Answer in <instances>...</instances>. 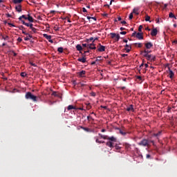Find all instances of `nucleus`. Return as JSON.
<instances>
[{"label": "nucleus", "instance_id": "f257e3e1", "mask_svg": "<svg viewBox=\"0 0 177 177\" xmlns=\"http://www.w3.org/2000/svg\"><path fill=\"white\" fill-rule=\"evenodd\" d=\"M101 138L102 139H106L109 140L106 142V145L108 146V147H110L111 149H113L114 147V143L115 142H117V138H115L114 136L109 137L107 136L99 134V136L95 137V142L96 143H104V141L100 140L99 138Z\"/></svg>", "mask_w": 177, "mask_h": 177}, {"label": "nucleus", "instance_id": "f03ea898", "mask_svg": "<svg viewBox=\"0 0 177 177\" xmlns=\"http://www.w3.org/2000/svg\"><path fill=\"white\" fill-rule=\"evenodd\" d=\"M26 99L32 100V102H37V96L32 95L31 92H28L25 95Z\"/></svg>", "mask_w": 177, "mask_h": 177}, {"label": "nucleus", "instance_id": "7ed1b4c3", "mask_svg": "<svg viewBox=\"0 0 177 177\" xmlns=\"http://www.w3.org/2000/svg\"><path fill=\"white\" fill-rule=\"evenodd\" d=\"M132 37H136L138 39H143V33L134 32L132 35Z\"/></svg>", "mask_w": 177, "mask_h": 177}, {"label": "nucleus", "instance_id": "20e7f679", "mask_svg": "<svg viewBox=\"0 0 177 177\" xmlns=\"http://www.w3.org/2000/svg\"><path fill=\"white\" fill-rule=\"evenodd\" d=\"M138 145L139 146H144L145 147H146V146L149 147V141L145 139L138 142Z\"/></svg>", "mask_w": 177, "mask_h": 177}, {"label": "nucleus", "instance_id": "39448f33", "mask_svg": "<svg viewBox=\"0 0 177 177\" xmlns=\"http://www.w3.org/2000/svg\"><path fill=\"white\" fill-rule=\"evenodd\" d=\"M43 37L46 39H48V41H49L50 42V44H53V40H51L52 39V36L50 35H48L46 34H44L43 35Z\"/></svg>", "mask_w": 177, "mask_h": 177}, {"label": "nucleus", "instance_id": "423d86ee", "mask_svg": "<svg viewBox=\"0 0 177 177\" xmlns=\"http://www.w3.org/2000/svg\"><path fill=\"white\" fill-rule=\"evenodd\" d=\"M147 59L150 60V62H154L156 60V56L149 54L147 55Z\"/></svg>", "mask_w": 177, "mask_h": 177}, {"label": "nucleus", "instance_id": "0eeeda50", "mask_svg": "<svg viewBox=\"0 0 177 177\" xmlns=\"http://www.w3.org/2000/svg\"><path fill=\"white\" fill-rule=\"evenodd\" d=\"M158 32V31L157 30V28H153L151 32V35H152V37H156Z\"/></svg>", "mask_w": 177, "mask_h": 177}, {"label": "nucleus", "instance_id": "6e6552de", "mask_svg": "<svg viewBox=\"0 0 177 177\" xmlns=\"http://www.w3.org/2000/svg\"><path fill=\"white\" fill-rule=\"evenodd\" d=\"M131 49H132V47L128 44L125 46L124 50H126L127 53H129L131 52Z\"/></svg>", "mask_w": 177, "mask_h": 177}, {"label": "nucleus", "instance_id": "1a4fd4ad", "mask_svg": "<svg viewBox=\"0 0 177 177\" xmlns=\"http://www.w3.org/2000/svg\"><path fill=\"white\" fill-rule=\"evenodd\" d=\"M88 49H96V46H95V44H88Z\"/></svg>", "mask_w": 177, "mask_h": 177}, {"label": "nucleus", "instance_id": "9d476101", "mask_svg": "<svg viewBox=\"0 0 177 177\" xmlns=\"http://www.w3.org/2000/svg\"><path fill=\"white\" fill-rule=\"evenodd\" d=\"M127 111H132V112L135 111V110L133 109V105H130L129 107H127Z\"/></svg>", "mask_w": 177, "mask_h": 177}, {"label": "nucleus", "instance_id": "9b49d317", "mask_svg": "<svg viewBox=\"0 0 177 177\" xmlns=\"http://www.w3.org/2000/svg\"><path fill=\"white\" fill-rule=\"evenodd\" d=\"M27 20H28V21H30V23L34 22V19L30 15H28Z\"/></svg>", "mask_w": 177, "mask_h": 177}, {"label": "nucleus", "instance_id": "f8f14e48", "mask_svg": "<svg viewBox=\"0 0 177 177\" xmlns=\"http://www.w3.org/2000/svg\"><path fill=\"white\" fill-rule=\"evenodd\" d=\"M78 62H81L82 63H86V58L82 57V58H78Z\"/></svg>", "mask_w": 177, "mask_h": 177}, {"label": "nucleus", "instance_id": "ddd939ff", "mask_svg": "<svg viewBox=\"0 0 177 177\" xmlns=\"http://www.w3.org/2000/svg\"><path fill=\"white\" fill-rule=\"evenodd\" d=\"M106 48L104 46H100V48H98L99 52H104Z\"/></svg>", "mask_w": 177, "mask_h": 177}, {"label": "nucleus", "instance_id": "4468645a", "mask_svg": "<svg viewBox=\"0 0 177 177\" xmlns=\"http://www.w3.org/2000/svg\"><path fill=\"white\" fill-rule=\"evenodd\" d=\"M145 46H146L147 49H150L151 48V46H153V44H151L150 42H149L145 44Z\"/></svg>", "mask_w": 177, "mask_h": 177}, {"label": "nucleus", "instance_id": "2eb2a0df", "mask_svg": "<svg viewBox=\"0 0 177 177\" xmlns=\"http://www.w3.org/2000/svg\"><path fill=\"white\" fill-rule=\"evenodd\" d=\"M133 13L135 15H139V8H136L133 10Z\"/></svg>", "mask_w": 177, "mask_h": 177}, {"label": "nucleus", "instance_id": "dca6fc26", "mask_svg": "<svg viewBox=\"0 0 177 177\" xmlns=\"http://www.w3.org/2000/svg\"><path fill=\"white\" fill-rule=\"evenodd\" d=\"M68 110L70 111V110H77V109L75 108V106H73V105H69L68 106Z\"/></svg>", "mask_w": 177, "mask_h": 177}, {"label": "nucleus", "instance_id": "f3484780", "mask_svg": "<svg viewBox=\"0 0 177 177\" xmlns=\"http://www.w3.org/2000/svg\"><path fill=\"white\" fill-rule=\"evenodd\" d=\"M85 73H86L85 71H82L81 72H79L78 74H79L80 77H84Z\"/></svg>", "mask_w": 177, "mask_h": 177}, {"label": "nucleus", "instance_id": "a211bd4d", "mask_svg": "<svg viewBox=\"0 0 177 177\" xmlns=\"http://www.w3.org/2000/svg\"><path fill=\"white\" fill-rule=\"evenodd\" d=\"M31 38H32V36H31L30 35H28V36H26V37L24 38V40H25V41H29V39H31Z\"/></svg>", "mask_w": 177, "mask_h": 177}, {"label": "nucleus", "instance_id": "6ab92c4d", "mask_svg": "<svg viewBox=\"0 0 177 177\" xmlns=\"http://www.w3.org/2000/svg\"><path fill=\"white\" fill-rule=\"evenodd\" d=\"M141 54L142 55V56H144L145 57H147V55H149V53L147 52H146V50L145 51H142L141 53Z\"/></svg>", "mask_w": 177, "mask_h": 177}, {"label": "nucleus", "instance_id": "aec40b11", "mask_svg": "<svg viewBox=\"0 0 177 177\" xmlns=\"http://www.w3.org/2000/svg\"><path fill=\"white\" fill-rule=\"evenodd\" d=\"M16 10L19 12H21V6H18L15 8Z\"/></svg>", "mask_w": 177, "mask_h": 177}, {"label": "nucleus", "instance_id": "412c9836", "mask_svg": "<svg viewBox=\"0 0 177 177\" xmlns=\"http://www.w3.org/2000/svg\"><path fill=\"white\" fill-rule=\"evenodd\" d=\"M169 78H174V72L172 71H169Z\"/></svg>", "mask_w": 177, "mask_h": 177}, {"label": "nucleus", "instance_id": "4be33fe9", "mask_svg": "<svg viewBox=\"0 0 177 177\" xmlns=\"http://www.w3.org/2000/svg\"><path fill=\"white\" fill-rule=\"evenodd\" d=\"M86 110H91L92 109V106H91L90 103L86 104Z\"/></svg>", "mask_w": 177, "mask_h": 177}, {"label": "nucleus", "instance_id": "5701e85b", "mask_svg": "<svg viewBox=\"0 0 177 177\" xmlns=\"http://www.w3.org/2000/svg\"><path fill=\"white\" fill-rule=\"evenodd\" d=\"M81 128H82V129H83L86 132H91V130L89 129V128L82 127Z\"/></svg>", "mask_w": 177, "mask_h": 177}, {"label": "nucleus", "instance_id": "b1692460", "mask_svg": "<svg viewBox=\"0 0 177 177\" xmlns=\"http://www.w3.org/2000/svg\"><path fill=\"white\" fill-rule=\"evenodd\" d=\"M76 49H77V50H81L82 49V46H81V45H80V44H77V45L76 46Z\"/></svg>", "mask_w": 177, "mask_h": 177}, {"label": "nucleus", "instance_id": "393cba45", "mask_svg": "<svg viewBox=\"0 0 177 177\" xmlns=\"http://www.w3.org/2000/svg\"><path fill=\"white\" fill-rule=\"evenodd\" d=\"M22 19H25V20H27L28 17H26V15H22L19 18V20H21Z\"/></svg>", "mask_w": 177, "mask_h": 177}, {"label": "nucleus", "instance_id": "a878e982", "mask_svg": "<svg viewBox=\"0 0 177 177\" xmlns=\"http://www.w3.org/2000/svg\"><path fill=\"white\" fill-rule=\"evenodd\" d=\"M145 21H150V16L146 15V16H145Z\"/></svg>", "mask_w": 177, "mask_h": 177}, {"label": "nucleus", "instance_id": "bb28decb", "mask_svg": "<svg viewBox=\"0 0 177 177\" xmlns=\"http://www.w3.org/2000/svg\"><path fill=\"white\" fill-rule=\"evenodd\" d=\"M169 17H170L171 19H172V18L175 17V15H174V13L170 12V13L169 14Z\"/></svg>", "mask_w": 177, "mask_h": 177}, {"label": "nucleus", "instance_id": "cd10ccee", "mask_svg": "<svg viewBox=\"0 0 177 177\" xmlns=\"http://www.w3.org/2000/svg\"><path fill=\"white\" fill-rule=\"evenodd\" d=\"M129 19L130 20H132V19H133V12H131V13L129 15Z\"/></svg>", "mask_w": 177, "mask_h": 177}, {"label": "nucleus", "instance_id": "c85d7f7f", "mask_svg": "<svg viewBox=\"0 0 177 177\" xmlns=\"http://www.w3.org/2000/svg\"><path fill=\"white\" fill-rule=\"evenodd\" d=\"M58 52H59V53H63V48L62 47L58 48Z\"/></svg>", "mask_w": 177, "mask_h": 177}, {"label": "nucleus", "instance_id": "c756f323", "mask_svg": "<svg viewBox=\"0 0 177 177\" xmlns=\"http://www.w3.org/2000/svg\"><path fill=\"white\" fill-rule=\"evenodd\" d=\"M23 0H14L15 3H20Z\"/></svg>", "mask_w": 177, "mask_h": 177}, {"label": "nucleus", "instance_id": "7c9ffc66", "mask_svg": "<svg viewBox=\"0 0 177 177\" xmlns=\"http://www.w3.org/2000/svg\"><path fill=\"white\" fill-rule=\"evenodd\" d=\"M26 76H27V73H26L22 72L21 73V77H26Z\"/></svg>", "mask_w": 177, "mask_h": 177}, {"label": "nucleus", "instance_id": "2f4dec72", "mask_svg": "<svg viewBox=\"0 0 177 177\" xmlns=\"http://www.w3.org/2000/svg\"><path fill=\"white\" fill-rule=\"evenodd\" d=\"M88 44H82V46H83L84 48H88Z\"/></svg>", "mask_w": 177, "mask_h": 177}, {"label": "nucleus", "instance_id": "473e14b6", "mask_svg": "<svg viewBox=\"0 0 177 177\" xmlns=\"http://www.w3.org/2000/svg\"><path fill=\"white\" fill-rule=\"evenodd\" d=\"M87 19L88 20H91V19H92L93 20H95V21H96V18H95V17H87Z\"/></svg>", "mask_w": 177, "mask_h": 177}, {"label": "nucleus", "instance_id": "72a5a7b5", "mask_svg": "<svg viewBox=\"0 0 177 177\" xmlns=\"http://www.w3.org/2000/svg\"><path fill=\"white\" fill-rule=\"evenodd\" d=\"M161 131H159L158 133H153V136H160Z\"/></svg>", "mask_w": 177, "mask_h": 177}, {"label": "nucleus", "instance_id": "f704fd0d", "mask_svg": "<svg viewBox=\"0 0 177 177\" xmlns=\"http://www.w3.org/2000/svg\"><path fill=\"white\" fill-rule=\"evenodd\" d=\"M120 133H121V135L125 136L127 133L122 131V130H120Z\"/></svg>", "mask_w": 177, "mask_h": 177}, {"label": "nucleus", "instance_id": "c9c22d12", "mask_svg": "<svg viewBox=\"0 0 177 177\" xmlns=\"http://www.w3.org/2000/svg\"><path fill=\"white\" fill-rule=\"evenodd\" d=\"M142 28H143V26H140L139 28H138V31H139L140 32H142Z\"/></svg>", "mask_w": 177, "mask_h": 177}, {"label": "nucleus", "instance_id": "e433bc0d", "mask_svg": "<svg viewBox=\"0 0 177 177\" xmlns=\"http://www.w3.org/2000/svg\"><path fill=\"white\" fill-rule=\"evenodd\" d=\"M31 30L33 32H37V29L35 28H33Z\"/></svg>", "mask_w": 177, "mask_h": 177}, {"label": "nucleus", "instance_id": "4c0bfd02", "mask_svg": "<svg viewBox=\"0 0 177 177\" xmlns=\"http://www.w3.org/2000/svg\"><path fill=\"white\" fill-rule=\"evenodd\" d=\"M120 34H121L122 35H125V34H127V32L122 31V32H120Z\"/></svg>", "mask_w": 177, "mask_h": 177}, {"label": "nucleus", "instance_id": "58836bf2", "mask_svg": "<svg viewBox=\"0 0 177 177\" xmlns=\"http://www.w3.org/2000/svg\"><path fill=\"white\" fill-rule=\"evenodd\" d=\"M116 150H120L121 147H120L118 145H116L115 147Z\"/></svg>", "mask_w": 177, "mask_h": 177}, {"label": "nucleus", "instance_id": "ea45409f", "mask_svg": "<svg viewBox=\"0 0 177 177\" xmlns=\"http://www.w3.org/2000/svg\"><path fill=\"white\" fill-rule=\"evenodd\" d=\"M17 41H18V42H21V41H23V39H21V37H19V38L17 39Z\"/></svg>", "mask_w": 177, "mask_h": 177}, {"label": "nucleus", "instance_id": "a19ab883", "mask_svg": "<svg viewBox=\"0 0 177 177\" xmlns=\"http://www.w3.org/2000/svg\"><path fill=\"white\" fill-rule=\"evenodd\" d=\"M82 12H83L84 13H86V9L85 8H82Z\"/></svg>", "mask_w": 177, "mask_h": 177}, {"label": "nucleus", "instance_id": "79ce46f5", "mask_svg": "<svg viewBox=\"0 0 177 177\" xmlns=\"http://www.w3.org/2000/svg\"><path fill=\"white\" fill-rule=\"evenodd\" d=\"M29 27H30V30H32L34 27L32 26V24H30V25H29Z\"/></svg>", "mask_w": 177, "mask_h": 177}, {"label": "nucleus", "instance_id": "37998d69", "mask_svg": "<svg viewBox=\"0 0 177 177\" xmlns=\"http://www.w3.org/2000/svg\"><path fill=\"white\" fill-rule=\"evenodd\" d=\"M30 24H31L26 23V24H25V26H26V27H30Z\"/></svg>", "mask_w": 177, "mask_h": 177}, {"label": "nucleus", "instance_id": "c03bdc74", "mask_svg": "<svg viewBox=\"0 0 177 177\" xmlns=\"http://www.w3.org/2000/svg\"><path fill=\"white\" fill-rule=\"evenodd\" d=\"M100 59H102V57H97L96 59V61H99V60H100Z\"/></svg>", "mask_w": 177, "mask_h": 177}, {"label": "nucleus", "instance_id": "a18cd8bd", "mask_svg": "<svg viewBox=\"0 0 177 177\" xmlns=\"http://www.w3.org/2000/svg\"><path fill=\"white\" fill-rule=\"evenodd\" d=\"M121 24H127V21H121Z\"/></svg>", "mask_w": 177, "mask_h": 177}, {"label": "nucleus", "instance_id": "49530a36", "mask_svg": "<svg viewBox=\"0 0 177 177\" xmlns=\"http://www.w3.org/2000/svg\"><path fill=\"white\" fill-rule=\"evenodd\" d=\"M118 21H121V20H122L121 17H118Z\"/></svg>", "mask_w": 177, "mask_h": 177}, {"label": "nucleus", "instance_id": "de8ad7c7", "mask_svg": "<svg viewBox=\"0 0 177 177\" xmlns=\"http://www.w3.org/2000/svg\"><path fill=\"white\" fill-rule=\"evenodd\" d=\"M22 33L24 34L25 35H28V33L26 32L25 31H23Z\"/></svg>", "mask_w": 177, "mask_h": 177}, {"label": "nucleus", "instance_id": "09e8293b", "mask_svg": "<svg viewBox=\"0 0 177 177\" xmlns=\"http://www.w3.org/2000/svg\"><path fill=\"white\" fill-rule=\"evenodd\" d=\"M122 57H125V56H128L127 54H122Z\"/></svg>", "mask_w": 177, "mask_h": 177}, {"label": "nucleus", "instance_id": "8fccbe9b", "mask_svg": "<svg viewBox=\"0 0 177 177\" xmlns=\"http://www.w3.org/2000/svg\"><path fill=\"white\" fill-rule=\"evenodd\" d=\"M30 64H31V66H34V67H36V66H37V65H35V64H33V63H31V62H30Z\"/></svg>", "mask_w": 177, "mask_h": 177}, {"label": "nucleus", "instance_id": "3c124183", "mask_svg": "<svg viewBox=\"0 0 177 177\" xmlns=\"http://www.w3.org/2000/svg\"><path fill=\"white\" fill-rule=\"evenodd\" d=\"M116 38H117V39L118 41V39H120V35H116Z\"/></svg>", "mask_w": 177, "mask_h": 177}, {"label": "nucleus", "instance_id": "603ef678", "mask_svg": "<svg viewBox=\"0 0 177 177\" xmlns=\"http://www.w3.org/2000/svg\"><path fill=\"white\" fill-rule=\"evenodd\" d=\"M94 39H93V37H91L89 39H88V41H93Z\"/></svg>", "mask_w": 177, "mask_h": 177}, {"label": "nucleus", "instance_id": "864d4df0", "mask_svg": "<svg viewBox=\"0 0 177 177\" xmlns=\"http://www.w3.org/2000/svg\"><path fill=\"white\" fill-rule=\"evenodd\" d=\"M145 66L146 68H147V67H149V64H145Z\"/></svg>", "mask_w": 177, "mask_h": 177}, {"label": "nucleus", "instance_id": "5fc2aeb1", "mask_svg": "<svg viewBox=\"0 0 177 177\" xmlns=\"http://www.w3.org/2000/svg\"><path fill=\"white\" fill-rule=\"evenodd\" d=\"M138 47H139V48H142V44H140V43L138 44Z\"/></svg>", "mask_w": 177, "mask_h": 177}, {"label": "nucleus", "instance_id": "6e6d98bb", "mask_svg": "<svg viewBox=\"0 0 177 177\" xmlns=\"http://www.w3.org/2000/svg\"><path fill=\"white\" fill-rule=\"evenodd\" d=\"M124 30H125V28H120L121 31H124Z\"/></svg>", "mask_w": 177, "mask_h": 177}, {"label": "nucleus", "instance_id": "4d7b16f0", "mask_svg": "<svg viewBox=\"0 0 177 177\" xmlns=\"http://www.w3.org/2000/svg\"><path fill=\"white\" fill-rule=\"evenodd\" d=\"M101 132H106V129H102L101 130Z\"/></svg>", "mask_w": 177, "mask_h": 177}, {"label": "nucleus", "instance_id": "13d9d810", "mask_svg": "<svg viewBox=\"0 0 177 177\" xmlns=\"http://www.w3.org/2000/svg\"><path fill=\"white\" fill-rule=\"evenodd\" d=\"M95 41H97V37H95V38L93 39V42H95Z\"/></svg>", "mask_w": 177, "mask_h": 177}, {"label": "nucleus", "instance_id": "bf43d9fd", "mask_svg": "<svg viewBox=\"0 0 177 177\" xmlns=\"http://www.w3.org/2000/svg\"><path fill=\"white\" fill-rule=\"evenodd\" d=\"M147 158H150V155L147 154Z\"/></svg>", "mask_w": 177, "mask_h": 177}, {"label": "nucleus", "instance_id": "052dcab7", "mask_svg": "<svg viewBox=\"0 0 177 177\" xmlns=\"http://www.w3.org/2000/svg\"><path fill=\"white\" fill-rule=\"evenodd\" d=\"M101 107H102L103 109H107V106H101Z\"/></svg>", "mask_w": 177, "mask_h": 177}, {"label": "nucleus", "instance_id": "680f3d73", "mask_svg": "<svg viewBox=\"0 0 177 177\" xmlns=\"http://www.w3.org/2000/svg\"><path fill=\"white\" fill-rule=\"evenodd\" d=\"M173 43H174V44H177V41H176V40H174V41H173Z\"/></svg>", "mask_w": 177, "mask_h": 177}, {"label": "nucleus", "instance_id": "e2e57ef3", "mask_svg": "<svg viewBox=\"0 0 177 177\" xmlns=\"http://www.w3.org/2000/svg\"><path fill=\"white\" fill-rule=\"evenodd\" d=\"M112 37H115V33L112 34Z\"/></svg>", "mask_w": 177, "mask_h": 177}, {"label": "nucleus", "instance_id": "0e129e2a", "mask_svg": "<svg viewBox=\"0 0 177 177\" xmlns=\"http://www.w3.org/2000/svg\"><path fill=\"white\" fill-rule=\"evenodd\" d=\"M173 26H174V27H175V28H176V26H177L176 24H174Z\"/></svg>", "mask_w": 177, "mask_h": 177}, {"label": "nucleus", "instance_id": "69168bd1", "mask_svg": "<svg viewBox=\"0 0 177 177\" xmlns=\"http://www.w3.org/2000/svg\"><path fill=\"white\" fill-rule=\"evenodd\" d=\"M95 64H96V62H93L91 63L92 65Z\"/></svg>", "mask_w": 177, "mask_h": 177}, {"label": "nucleus", "instance_id": "338daca9", "mask_svg": "<svg viewBox=\"0 0 177 177\" xmlns=\"http://www.w3.org/2000/svg\"><path fill=\"white\" fill-rule=\"evenodd\" d=\"M3 2H4L3 0H0V3H2Z\"/></svg>", "mask_w": 177, "mask_h": 177}, {"label": "nucleus", "instance_id": "774afa93", "mask_svg": "<svg viewBox=\"0 0 177 177\" xmlns=\"http://www.w3.org/2000/svg\"><path fill=\"white\" fill-rule=\"evenodd\" d=\"M23 24H24V26H26V22L24 21H22Z\"/></svg>", "mask_w": 177, "mask_h": 177}]
</instances>
